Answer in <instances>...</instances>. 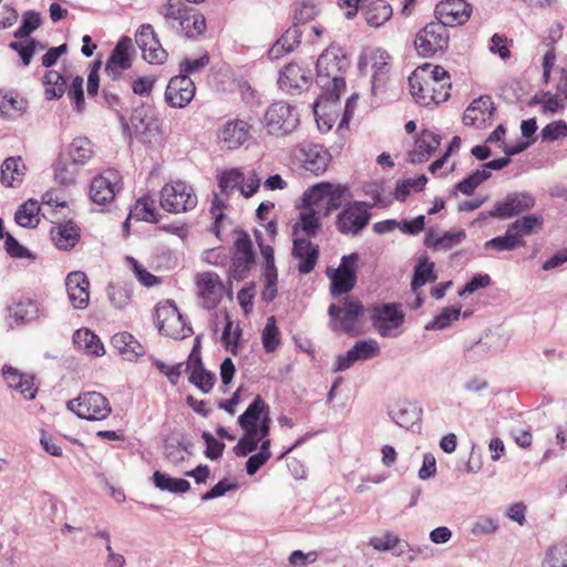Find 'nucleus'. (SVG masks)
<instances>
[{
    "instance_id": "nucleus-1",
    "label": "nucleus",
    "mask_w": 567,
    "mask_h": 567,
    "mask_svg": "<svg viewBox=\"0 0 567 567\" xmlns=\"http://www.w3.org/2000/svg\"><path fill=\"white\" fill-rule=\"evenodd\" d=\"M348 66V59L338 45H330L319 55L316 63V82L323 91L312 105L316 113L317 107L339 101L342 91L346 90L342 73Z\"/></svg>"
},
{
    "instance_id": "nucleus-2",
    "label": "nucleus",
    "mask_w": 567,
    "mask_h": 567,
    "mask_svg": "<svg viewBox=\"0 0 567 567\" xmlns=\"http://www.w3.org/2000/svg\"><path fill=\"white\" fill-rule=\"evenodd\" d=\"M410 93L422 106L437 105L450 97L449 72L440 66L425 63L409 76Z\"/></svg>"
},
{
    "instance_id": "nucleus-3",
    "label": "nucleus",
    "mask_w": 567,
    "mask_h": 567,
    "mask_svg": "<svg viewBox=\"0 0 567 567\" xmlns=\"http://www.w3.org/2000/svg\"><path fill=\"white\" fill-rule=\"evenodd\" d=\"M349 197V188L346 185L321 182L309 187L301 199L305 208H313L319 216L328 217L341 208Z\"/></svg>"
},
{
    "instance_id": "nucleus-4",
    "label": "nucleus",
    "mask_w": 567,
    "mask_h": 567,
    "mask_svg": "<svg viewBox=\"0 0 567 567\" xmlns=\"http://www.w3.org/2000/svg\"><path fill=\"white\" fill-rule=\"evenodd\" d=\"M371 207L372 205L361 200L343 204L336 218L337 230L344 236H359L370 223Z\"/></svg>"
},
{
    "instance_id": "nucleus-5",
    "label": "nucleus",
    "mask_w": 567,
    "mask_h": 567,
    "mask_svg": "<svg viewBox=\"0 0 567 567\" xmlns=\"http://www.w3.org/2000/svg\"><path fill=\"white\" fill-rule=\"evenodd\" d=\"M364 313L362 302L357 298L346 297L342 307L331 303L328 308L330 317V327L336 332H342L349 336H357V323Z\"/></svg>"
},
{
    "instance_id": "nucleus-6",
    "label": "nucleus",
    "mask_w": 567,
    "mask_h": 567,
    "mask_svg": "<svg viewBox=\"0 0 567 567\" xmlns=\"http://www.w3.org/2000/svg\"><path fill=\"white\" fill-rule=\"evenodd\" d=\"M161 206L173 214L192 210L197 205V196L190 185L177 181L166 184L161 190Z\"/></svg>"
},
{
    "instance_id": "nucleus-7",
    "label": "nucleus",
    "mask_w": 567,
    "mask_h": 567,
    "mask_svg": "<svg viewBox=\"0 0 567 567\" xmlns=\"http://www.w3.org/2000/svg\"><path fill=\"white\" fill-rule=\"evenodd\" d=\"M156 327L163 334L173 339H185L193 334V329L186 323L182 313L172 300L155 308Z\"/></svg>"
},
{
    "instance_id": "nucleus-8",
    "label": "nucleus",
    "mask_w": 567,
    "mask_h": 567,
    "mask_svg": "<svg viewBox=\"0 0 567 567\" xmlns=\"http://www.w3.org/2000/svg\"><path fill=\"white\" fill-rule=\"evenodd\" d=\"M360 256L358 252L341 257L337 269L328 268L327 277L330 279V295L337 298L350 292L357 284V262Z\"/></svg>"
},
{
    "instance_id": "nucleus-9",
    "label": "nucleus",
    "mask_w": 567,
    "mask_h": 567,
    "mask_svg": "<svg viewBox=\"0 0 567 567\" xmlns=\"http://www.w3.org/2000/svg\"><path fill=\"white\" fill-rule=\"evenodd\" d=\"M70 411L80 419L87 421H101L111 414L109 400L99 392H86L66 403Z\"/></svg>"
},
{
    "instance_id": "nucleus-10",
    "label": "nucleus",
    "mask_w": 567,
    "mask_h": 567,
    "mask_svg": "<svg viewBox=\"0 0 567 567\" xmlns=\"http://www.w3.org/2000/svg\"><path fill=\"white\" fill-rule=\"evenodd\" d=\"M265 123L269 134L285 136L297 128L299 115L292 105L275 102L266 111Z\"/></svg>"
},
{
    "instance_id": "nucleus-11",
    "label": "nucleus",
    "mask_w": 567,
    "mask_h": 567,
    "mask_svg": "<svg viewBox=\"0 0 567 567\" xmlns=\"http://www.w3.org/2000/svg\"><path fill=\"white\" fill-rule=\"evenodd\" d=\"M449 40L450 34L446 27L440 21H433L417 32L414 45L419 55L429 58L439 51L445 50Z\"/></svg>"
},
{
    "instance_id": "nucleus-12",
    "label": "nucleus",
    "mask_w": 567,
    "mask_h": 567,
    "mask_svg": "<svg viewBox=\"0 0 567 567\" xmlns=\"http://www.w3.org/2000/svg\"><path fill=\"white\" fill-rule=\"evenodd\" d=\"M369 311L373 327L384 338L393 337L392 330L398 329L404 322V313L400 310L399 303L374 305L369 308Z\"/></svg>"
},
{
    "instance_id": "nucleus-13",
    "label": "nucleus",
    "mask_w": 567,
    "mask_h": 567,
    "mask_svg": "<svg viewBox=\"0 0 567 567\" xmlns=\"http://www.w3.org/2000/svg\"><path fill=\"white\" fill-rule=\"evenodd\" d=\"M536 204L535 197L528 192L508 193L503 200L495 203L488 214L498 219H508L529 212Z\"/></svg>"
},
{
    "instance_id": "nucleus-14",
    "label": "nucleus",
    "mask_w": 567,
    "mask_h": 567,
    "mask_svg": "<svg viewBox=\"0 0 567 567\" xmlns=\"http://www.w3.org/2000/svg\"><path fill=\"white\" fill-rule=\"evenodd\" d=\"M193 9L182 0H166L157 12L163 17L167 30L174 33H182L189 28L190 12Z\"/></svg>"
},
{
    "instance_id": "nucleus-15",
    "label": "nucleus",
    "mask_w": 567,
    "mask_h": 567,
    "mask_svg": "<svg viewBox=\"0 0 567 567\" xmlns=\"http://www.w3.org/2000/svg\"><path fill=\"white\" fill-rule=\"evenodd\" d=\"M120 174L114 169H107L95 176L90 185V197L97 205H105L114 199L118 192Z\"/></svg>"
},
{
    "instance_id": "nucleus-16",
    "label": "nucleus",
    "mask_w": 567,
    "mask_h": 567,
    "mask_svg": "<svg viewBox=\"0 0 567 567\" xmlns=\"http://www.w3.org/2000/svg\"><path fill=\"white\" fill-rule=\"evenodd\" d=\"M389 60V53L380 48L364 49L359 56L358 69L362 74H365L369 69L372 70V85L374 87L382 81V76L390 71Z\"/></svg>"
},
{
    "instance_id": "nucleus-17",
    "label": "nucleus",
    "mask_w": 567,
    "mask_h": 567,
    "mask_svg": "<svg viewBox=\"0 0 567 567\" xmlns=\"http://www.w3.org/2000/svg\"><path fill=\"white\" fill-rule=\"evenodd\" d=\"M471 12V4L465 0H441L434 10L437 21L446 28L464 24L470 19Z\"/></svg>"
},
{
    "instance_id": "nucleus-18",
    "label": "nucleus",
    "mask_w": 567,
    "mask_h": 567,
    "mask_svg": "<svg viewBox=\"0 0 567 567\" xmlns=\"http://www.w3.org/2000/svg\"><path fill=\"white\" fill-rule=\"evenodd\" d=\"M195 83L186 74L173 76L165 90V101L172 107H185L195 96Z\"/></svg>"
},
{
    "instance_id": "nucleus-19",
    "label": "nucleus",
    "mask_w": 567,
    "mask_h": 567,
    "mask_svg": "<svg viewBox=\"0 0 567 567\" xmlns=\"http://www.w3.org/2000/svg\"><path fill=\"white\" fill-rule=\"evenodd\" d=\"M197 286L203 307L208 310L216 308L224 291L220 277L216 272H204L197 278Z\"/></svg>"
},
{
    "instance_id": "nucleus-20",
    "label": "nucleus",
    "mask_w": 567,
    "mask_h": 567,
    "mask_svg": "<svg viewBox=\"0 0 567 567\" xmlns=\"http://www.w3.org/2000/svg\"><path fill=\"white\" fill-rule=\"evenodd\" d=\"M311 80L309 71L303 70L297 63H290L284 68L278 79L280 90L296 94L301 93L308 86Z\"/></svg>"
},
{
    "instance_id": "nucleus-21",
    "label": "nucleus",
    "mask_w": 567,
    "mask_h": 567,
    "mask_svg": "<svg viewBox=\"0 0 567 567\" xmlns=\"http://www.w3.org/2000/svg\"><path fill=\"white\" fill-rule=\"evenodd\" d=\"M250 136V125L243 120L227 121L218 132L223 147L239 148Z\"/></svg>"
},
{
    "instance_id": "nucleus-22",
    "label": "nucleus",
    "mask_w": 567,
    "mask_h": 567,
    "mask_svg": "<svg viewBox=\"0 0 567 567\" xmlns=\"http://www.w3.org/2000/svg\"><path fill=\"white\" fill-rule=\"evenodd\" d=\"M65 286L73 307L85 309L90 300V282L86 275L82 271L70 272L65 278Z\"/></svg>"
},
{
    "instance_id": "nucleus-23",
    "label": "nucleus",
    "mask_w": 567,
    "mask_h": 567,
    "mask_svg": "<svg viewBox=\"0 0 567 567\" xmlns=\"http://www.w3.org/2000/svg\"><path fill=\"white\" fill-rule=\"evenodd\" d=\"M292 256L299 260L298 271L308 275L317 265L319 247L307 238H296L293 239Z\"/></svg>"
},
{
    "instance_id": "nucleus-24",
    "label": "nucleus",
    "mask_w": 567,
    "mask_h": 567,
    "mask_svg": "<svg viewBox=\"0 0 567 567\" xmlns=\"http://www.w3.org/2000/svg\"><path fill=\"white\" fill-rule=\"evenodd\" d=\"M300 152V161L302 162V166L306 171H309L315 175L326 172L330 162V155L321 145L309 144L303 146Z\"/></svg>"
},
{
    "instance_id": "nucleus-25",
    "label": "nucleus",
    "mask_w": 567,
    "mask_h": 567,
    "mask_svg": "<svg viewBox=\"0 0 567 567\" xmlns=\"http://www.w3.org/2000/svg\"><path fill=\"white\" fill-rule=\"evenodd\" d=\"M495 104L489 95H481L472 101L463 115L464 125H474L476 122L485 123L494 116Z\"/></svg>"
},
{
    "instance_id": "nucleus-26",
    "label": "nucleus",
    "mask_w": 567,
    "mask_h": 567,
    "mask_svg": "<svg viewBox=\"0 0 567 567\" xmlns=\"http://www.w3.org/2000/svg\"><path fill=\"white\" fill-rule=\"evenodd\" d=\"M441 144L440 135L432 131L423 130L415 140V148L410 152V162L420 164L425 161L437 150Z\"/></svg>"
},
{
    "instance_id": "nucleus-27",
    "label": "nucleus",
    "mask_w": 567,
    "mask_h": 567,
    "mask_svg": "<svg viewBox=\"0 0 567 567\" xmlns=\"http://www.w3.org/2000/svg\"><path fill=\"white\" fill-rule=\"evenodd\" d=\"M361 10L367 23L379 28L392 17V7L384 0H364Z\"/></svg>"
},
{
    "instance_id": "nucleus-28",
    "label": "nucleus",
    "mask_w": 567,
    "mask_h": 567,
    "mask_svg": "<svg viewBox=\"0 0 567 567\" xmlns=\"http://www.w3.org/2000/svg\"><path fill=\"white\" fill-rule=\"evenodd\" d=\"M80 236V228L71 220L59 223L51 229L52 240L61 250H69L75 247Z\"/></svg>"
},
{
    "instance_id": "nucleus-29",
    "label": "nucleus",
    "mask_w": 567,
    "mask_h": 567,
    "mask_svg": "<svg viewBox=\"0 0 567 567\" xmlns=\"http://www.w3.org/2000/svg\"><path fill=\"white\" fill-rule=\"evenodd\" d=\"M113 348L128 361L145 354L144 347L128 332L115 333L111 339Z\"/></svg>"
},
{
    "instance_id": "nucleus-30",
    "label": "nucleus",
    "mask_w": 567,
    "mask_h": 567,
    "mask_svg": "<svg viewBox=\"0 0 567 567\" xmlns=\"http://www.w3.org/2000/svg\"><path fill=\"white\" fill-rule=\"evenodd\" d=\"M73 344L86 354L101 357L105 353L104 344L99 336L87 328L78 329L73 334Z\"/></svg>"
},
{
    "instance_id": "nucleus-31",
    "label": "nucleus",
    "mask_w": 567,
    "mask_h": 567,
    "mask_svg": "<svg viewBox=\"0 0 567 567\" xmlns=\"http://www.w3.org/2000/svg\"><path fill=\"white\" fill-rule=\"evenodd\" d=\"M8 310L9 318L13 320L17 326L30 323L40 317L39 305L30 299L16 302L10 306Z\"/></svg>"
},
{
    "instance_id": "nucleus-32",
    "label": "nucleus",
    "mask_w": 567,
    "mask_h": 567,
    "mask_svg": "<svg viewBox=\"0 0 567 567\" xmlns=\"http://www.w3.org/2000/svg\"><path fill=\"white\" fill-rule=\"evenodd\" d=\"M269 411V406L265 403L260 395H257L248 405L244 413L238 416V424L244 431H252V427Z\"/></svg>"
},
{
    "instance_id": "nucleus-33",
    "label": "nucleus",
    "mask_w": 567,
    "mask_h": 567,
    "mask_svg": "<svg viewBox=\"0 0 567 567\" xmlns=\"http://www.w3.org/2000/svg\"><path fill=\"white\" fill-rule=\"evenodd\" d=\"M68 155L76 166L85 165L94 155L93 144L85 136L75 137L69 145Z\"/></svg>"
},
{
    "instance_id": "nucleus-34",
    "label": "nucleus",
    "mask_w": 567,
    "mask_h": 567,
    "mask_svg": "<svg viewBox=\"0 0 567 567\" xmlns=\"http://www.w3.org/2000/svg\"><path fill=\"white\" fill-rule=\"evenodd\" d=\"M392 420L400 426L406 430L414 426L420 427V411L412 403H401L391 411Z\"/></svg>"
},
{
    "instance_id": "nucleus-35",
    "label": "nucleus",
    "mask_w": 567,
    "mask_h": 567,
    "mask_svg": "<svg viewBox=\"0 0 567 567\" xmlns=\"http://www.w3.org/2000/svg\"><path fill=\"white\" fill-rule=\"evenodd\" d=\"M156 488L173 494H184L190 489V483L185 478L172 477L161 471H155L152 476Z\"/></svg>"
},
{
    "instance_id": "nucleus-36",
    "label": "nucleus",
    "mask_w": 567,
    "mask_h": 567,
    "mask_svg": "<svg viewBox=\"0 0 567 567\" xmlns=\"http://www.w3.org/2000/svg\"><path fill=\"white\" fill-rule=\"evenodd\" d=\"M369 545L378 551H389L398 548V556H401L405 549L415 551L412 549L408 542L400 539L396 535L391 532L384 533L382 536L371 537Z\"/></svg>"
},
{
    "instance_id": "nucleus-37",
    "label": "nucleus",
    "mask_w": 567,
    "mask_h": 567,
    "mask_svg": "<svg viewBox=\"0 0 567 567\" xmlns=\"http://www.w3.org/2000/svg\"><path fill=\"white\" fill-rule=\"evenodd\" d=\"M24 164L21 157H9L1 165V182L8 187H14L22 182Z\"/></svg>"
},
{
    "instance_id": "nucleus-38",
    "label": "nucleus",
    "mask_w": 567,
    "mask_h": 567,
    "mask_svg": "<svg viewBox=\"0 0 567 567\" xmlns=\"http://www.w3.org/2000/svg\"><path fill=\"white\" fill-rule=\"evenodd\" d=\"M543 223V217L532 214L516 219L507 226V229L517 239H522L524 236L533 234L536 228H542Z\"/></svg>"
},
{
    "instance_id": "nucleus-39",
    "label": "nucleus",
    "mask_w": 567,
    "mask_h": 567,
    "mask_svg": "<svg viewBox=\"0 0 567 567\" xmlns=\"http://www.w3.org/2000/svg\"><path fill=\"white\" fill-rule=\"evenodd\" d=\"M43 85L45 86V99L51 101L60 99L64 94L66 81L60 72L50 70L43 76Z\"/></svg>"
},
{
    "instance_id": "nucleus-40",
    "label": "nucleus",
    "mask_w": 567,
    "mask_h": 567,
    "mask_svg": "<svg viewBox=\"0 0 567 567\" xmlns=\"http://www.w3.org/2000/svg\"><path fill=\"white\" fill-rule=\"evenodd\" d=\"M245 181V174L240 168H230L224 171L218 178L220 193L227 198L235 190L241 192V184Z\"/></svg>"
},
{
    "instance_id": "nucleus-41",
    "label": "nucleus",
    "mask_w": 567,
    "mask_h": 567,
    "mask_svg": "<svg viewBox=\"0 0 567 567\" xmlns=\"http://www.w3.org/2000/svg\"><path fill=\"white\" fill-rule=\"evenodd\" d=\"M492 176V173L486 169H476L467 177L460 181L455 186L452 194L456 196V193L460 192L463 195L471 196L474 190L485 181H487Z\"/></svg>"
},
{
    "instance_id": "nucleus-42",
    "label": "nucleus",
    "mask_w": 567,
    "mask_h": 567,
    "mask_svg": "<svg viewBox=\"0 0 567 567\" xmlns=\"http://www.w3.org/2000/svg\"><path fill=\"white\" fill-rule=\"evenodd\" d=\"M432 230H430L424 239V245L432 248H442L443 250H450L454 246L462 243L466 237V233L461 229L457 231H445L442 236H437L434 241H431Z\"/></svg>"
},
{
    "instance_id": "nucleus-43",
    "label": "nucleus",
    "mask_w": 567,
    "mask_h": 567,
    "mask_svg": "<svg viewBox=\"0 0 567 567\" xmlns=\"http://www.w3.org/2000/svg\"><path fill=\"white\" fill-rule=\"evenodd\" d=\"M542 567H567V540H559L546 549Z\"/></svg>"
},
{
    "instance_id": "nucleus-44",
    "label": "nucleus",
    "mask_w": 567,
    "mask_h": 567,
    "mask_svg": "<svg viewBox=\"0 0 567 567\" xmlns=\"http://www.w3.org/2000/svg\"><path fill=\"white\" fill-rule=\"evenodd\" d=\"M188 381L203 393H208L215 384L216 377L213 372L205 370L202 359H198L197 367L192 370Z\"/></svg>"
},
{
    "instance_id": "nucleus-45",
    "label": "nucleus",
    "mask_w": 567,
    "mask_h": 567,
    "mask_svg": "<svg viewBox=\"0 0 567 567\" xmlns=\"http://www.w3.org/2000/svg\"><path fill=\"white\" fill-rule=\"evenodd\" d=\"M436 278L437 277L434 274V262L424 258L420 260L414 268L411 288L416 292L420 287L424 286L427 281H435Z\"/></svg>"
},
{
    "instance_id": "nucleus-46",
    "label": "nucleus",
    "mask_w": 567,
    "mask_h": 567,
    "mask_svg": "<svg viewBox=\"0 0 567 567\" xmlns=\"http://www.w3.org/2000/svg\"><path fill=\"white\" fill-rule=\"evenodd\" d=\"M525 246V241L523 239H517L506 229L503 236L494 237L484 244L485 250H496V251H508L514 250L519 247Z\"/></svg>"
},
{
    "instance_id": "nucleus-47",
    "label": "nucleus",
    "mask_w": 567,
    "mask_h": 567,
    "mask_svg": "<svg viewBox=\"0 0 567 567\" xmlns=\"http://www.w3.org/2000/svg\"><path fill=\"white\" fill-rule=\"evenodd\" d=\"M131 45L132 40L128 37H122L112 50L106 63L117 64L122 69H130L132 65L128 54Z\"/></svg>"
},
{
    "instance_id": "nucleus-48",
    "label": "nucleus",
    "mask_w": 567,
    "mask_h": 567,
    "mask_svg": "<svg viewBox=\"0 0 567 567\" xmlns=\"http://www.w3.org/2000/svg\"><path fill=\"white\" fill-rule=\"evenodd\" d=\"M42 23L41 14L37 11L29 10L22 16L20 27L14 31L13 35L17 39H28L30 34L35 31Z\"/></svg>"
},
{
    "instance_id": "nucleus-49",
    "label": "nucleus",
    "mask_w": 567,
    "mask_h": 567,
    "mask_svg": "<svg viewBox=\"0 0 567 567\" xmlns=\"http://www.w3.org/2000/svg\"><path fill=\"white\" fill-rule=\"evenodd\" d=\"M238 262H245L252 265L255 262V252L252 249V243L247 233H241L235 241V255L234 258Z\"/></svg>"
},
{
    "instance_id": "nucleus-50",
    "label": "nucleus",
    "mask_w": 567,
    "mask_h": 567,
    "mask_svg": "<svg viewBox=\"0 0 567 567\" xmlns=\"http://www.w3.org/2000/svg\"><path fill=\"white\" fill-rule=\"evenodd\" d=\"M350 350L357 361H365L379 355L380 346L374 339H364L357 341Z\"/></svg>"
},
{
    "instance_id": "nucleus-51",
    "label": "nucleus",
    "mask_w": 567,
    "mask_h": 567,
    "mask_svg": "<svg viewBox=\"0 0 567 567\" xmlns=\"http://www.w3.org/2000/svg\"><path fill=\"white\" fill-rule=\"evenodd\" d=\"M76 175L78 168L75 164L72 162L69 163L63 158L58 161L54 169V178L59 184L63 186L73 185L75 183Z\"/></svg>"
},
{
    "instance_id": "nucleus-52",
    "label": "nucleus",
    "mask_w": 567,
    "mask_h": 567,
    "mask_svg": "<svg viewBox=\"0 0 567 567\" xmlns=\"http://www.w3.org/2000/svg\"><path fill=\"white\" fill-rule=\"evenodd\" d=\"M39 210V205L37 200L29 199L25 203L21 204L14 214V220L21 227L29 228L35 227L32 224V220Z\"/></svg>"
},
{
    "instance_id": "nucleus-53",
    "label": "nucleus",
    "mask_w": 567,
    "mask_h": 567,
    "mask_svg": "<svg viewBox=\"0 0 567 567\" xmlns=\"http://www.w3.org/2000/svg\"><path fill=\"white\" fill-rule=\"evenodd\" d=\"M319 214L313 208H305L300 213L299 226L308 237H315L321 228Z\"/></svg>"
},
{
    "instance_id": "nucleus-54",
    "label": "nucleus",
    "mask_w": 567,
    "mask_h": 567,
    "mask_svg": "<svg viewBox=\"0 0 567 567\" xmlns=\"http://www.w3.org/2000/svg\"><path fill=\"white\" fill-rule=\"evenodd\" d=\"M262 346L266 352H274L279 346V331L276 326V319L274 316L267 319L266 326L262 330Z\"/></svg>"
},
{
    "instance_id": "nucleus-55",
    "label": "nucleus",
    "mask_w": 567,
    "mask_h": 567,
    "mask_svg": "<svg viewBox=\"0 0 567 567\" xmlns=\"http://www.w3.org/2000/svg\"><path fill=\"white\" fill-rule=\"evenodd\" d=\"M461 315L460 308L445 307L431 322L425 326L426 330H443L447 328L453 320H457Z\"/></svg>"
},
{
    "instance_id": "nucleus-56",
    "label": "nucleus",
    "mask_w": 567,
    "mask_h": 567,
    "mask_svg": "<svg viewBox=\"0 0 567 567\" xmlns=\"http://www.w3.org/2000/svg\"><path fill=\"white\" fill-rule=\"evenodd\" d=\"M25 109V101L18 99L12 94L0 96V115L3 117H14Z\"/></svg>"
},
{
    "instance_id": "nucleus-57",
    "label": "nucleus",
    "mask_w": 567,
    "mask_h": 567,
    "mask_svg": "<svg viewBox=\"0 0 567 567\" xmlns=\"http://www.w3.org/2000/svg\"><path fill=\"white\" fill-rule=\"evenodd\" d=\"M134 214L138 220L158 223V214L154 208L153 200L150 196H143L137 200Z\"/></svg>"
},
{
    "instance_id": "nucleus-58",
    "label": "nucleus",
    "mask_w": 567,
    "mask_h": 567,
    "mask_svg": "<svg viewBox=\"0 0 567 567\" xmlns=\"http://www.w3.org/2000/svg\"><path fill=\"white\" fill-rule=\"evenodd\" d=\"M319 13V8L315 0H301L295 10L293 20L297 25L312 20Z\"/></svg>"
},
{
    "instance_id": "nucleus-59",
    "label": "nucleus",
    "mask_w": 567,
    "mask_h": 567,
    "mask_svg": "<svg viewBox=\"0 0 567 567\" xmlns=\"http://www.w3.org/2000/svg\"><path fill=\"white\" fill-rule=\"evenodd\" d=\"M540 137L544 142H554L567 137V123L563 120L548 123L542 128Z\"/></svg>"
},
{
    "instance_id": "nucleus-60",
    "label": "nucleus",
    "mask_w": 567,
    "mask_h": 567,
    "mask_svg": "<svg viewBox=\"0 0 567 567\" xmlns=\"http://www.w3.org/2000/svg\"><path fill=\"white\" fill-rule=\"evenodd\" d=\"M244 435L239 439L238 443L234 446V453L238 457L247 456L255 452L259 445V437H255L254 431H244Z\"/></svg>"
},
{
    "instance_id": "nucleus-61",
    "label": "nucleus",
    "mask_w": 567,
    "mask_h": 567,
    "mask_svg": "<svg viewBox=\"0 0 567 567\" xmlns=\"http://www.w3.org/2000/svg\"><path fill=\"white\" fill-rule=\"evenodd\" d=\"M35 39L28 38L25 41H14L9 44V48L16 51L24 66H28L34 54Z\"/></svg>"
},
{
    "instance_id": "nucleus-62",
    "label": "nucleus",
    "mask_w": 567,
    "mask_h": 567,
    "mask_svg": "<svg viewBox=\"0 0 567 567\" xmlns=\"http://www.w3.org/2000/svg\"><path fill=\"white\" fill-rule=\"evenodd\" d=\"M135 41L141 51H145V48L148 44L158 45V37L154 31V28L150 23H144L140 25L135 33Z\"/></svg>"
},
{
    "instance_id": "nucleus-63",
    "label": "nucleus",
    "mask_w": 567,
    "mask_h": 567,
    "mask_svg": "<svg viewBox=\"0 0 567 567\" xmlns=\"http://www.w3.org/2000/svg\"><path fill=\"white\" fill-rule=\"evenodd\" d=\"M202 439L206 444L204 454L207 458L215 461L221 457L225 450V443L218 441L210 432L206 431L202 433Z\"/></svg>"
},
{
    "instance_id": "nucleus-64",
    "label": "nucleus",
    "mask_w": 567,
    "mask_h": 567,
    "mask_svg": "<svg viewBox=\"0 0 567 567\" xmlns=\"http://www.w3.org/2000/svg\"><path fill=\"white\" fill-rule=\"evenodd\" d=\"M209 54L204 53L197 59L186 58L179 63V75L186 74V76L190 78V74L198 72L204 69L209 63Z\"/></svg>"
}]
</instances>
